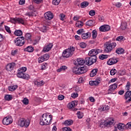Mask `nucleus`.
<instances>
[{"mask_svg": "<svg viewBox=\"0 0 131 131\" xmlns=\"http://www.w3.org/2000/svg\"><path fill=\"white\" fill-rule=\"evenodd\" d=\"M42 57L44 58V60L45 61H47V60H49V58H50V55L48 54H46Z\"/></svg>", "mask_w": 131, "mask_h": 131, "instance_id": "3c124183", "label": "nucleus"}, {"mask_svg": "<svg viewBox=\"0 0 131 131\" xmlns=\"http://www.w3.org/2000/svg\"><path fill=\"white\" fill-rule=\"evenodd\" d=\"M44 61H46V60H45L43 56H41L39 57L38 59V63H42V62H43Z\"/></svg>", "mask_w": 131, "mask_h": 131, "instance_id": "49530a36", "label": "nucleus"}, {"mask_svg": "<svg viewBox=\"0 0 131 131\" xmlns=\"http://www.w3.org/2000/svg\"><path fill=\"white\" fill-rule=\"evenodd\" d=\"M83 64H85V59L83 60L82 58L77 59V62L76 63V65L82 66Z\"/></svg>", "mask_w": 131, "mask_h": 131, "instance_id": "6ab92c4d", "label": "nucleus"}, {"mask_svg": "<svg viewBox=\"0 0 131 131\" xmlns=\"http://www.w3.org/2000/svg\"><path fill=\"white\" fill-rule=\"evenodd\" d=\"M116 72H117V71L115 69L111 70L110 71L111 75H115Z\"/></svg>", "mask_w": 131, "mask_h": 131, "instance_id": "de8ad7c7", "label": "nucleus"}, {"mask_svg": "<svg viewBox=\"0 0 131 131\" xmlns=\"http://www.w3.org/2000/svg\"><path fill=\"white\" fill-rule=\"evenodd\" d=\"M24 51L25 52H28L29 53H32V52L34 51V49L33 48V47L30 46L25 48Z\"/></svg>", "mask_w": 131, "mask_h": 131, "instance_id": "4be33fe9", "label": "nucleus"}, {"mask_svg": "<svg viewBox=\"0 0 131 131\" xmlns=\"http://www.w3.org/2000/svg\"><path fill=\"white\" fill-rule=\"evenodd\" d=\"M24 39H25V38L23 36L16 38V39L14 40L15 46H17V47H22V46L25 43Z\"/></svg>", "mask_w": 131, "mask_h": 131, "instance_id": "423d86ee", "label": "nucleus"}, {"mask_svg": "<svg viewBox=\"0 0 131 131\" xmlns=\"http://www.w3.org/2000/svg\"><path fill=\"white\" fill-rule=\"evenodd\" d=\"M53 43H50L46 46L43 49V51H44L45 53H47V52H49L52 50V48H53Z\"/></svg>", "mask_w": 131, "mask_h": 131, "instance_id": "f3484780", "label": "nucleus"}, {"mask_svg": "<svg viewBox=\"0 0 131 131\" xmlns=\"http://www.w3.org/2000/svg\"><path fill=\"white\" fill-rule=\"evenodd\" d=\"M61 0H53L52 4L53 5H54V6H58Z\"/></svg>", "mask_w": 131, "mask_h": 131, "instance_id": "37998d69", "label": "nucleus"}, {"mask_svg": "<svg viewBox=\"0 0 131 131\" xmlns=\"http://www.w3.org/2000/svg\"><path fill=\"white\" fill-rule=\"evenodd\" d=\"M98 35V33H97V30H94L92 31V37L93 38H97V36Z\"/></svg>", "mask_w": 131, "mask_h": 131, "instance_id": "4c0bfd02", "label": "nucleus"}, {"mask_svg": "<svg viewBox=\"0 0 131 131\" xmlns=\"http://www.w3.org/2000/svg\"><path fill=\"white\" fill-rule=\"evenodd\" d=\"M77 116L78 118H79V119L82 118V117H83V113L78 111Z\"/></svg>", "mask_w": 131, "mask_h": 131, "instance_id": "a19ab883", "label": "nucleus"}, {"mask_svg": "<svg viewBox=\"0 0 131 131\" xmlns=\"http://www.w3.org/2000/svg\"><path fill=\"white\" fill-rule=\"evenodd\" d=\"M64 125H72L73 124V121L71 119L67 120L64 122Z\"/></svg>", "mask_w": 131, "mask_h": 131, "instance_id": "bb28decb", "label": "nucleus"}, {"mask_svg": "<svg viewBox=\"0 0 131 131\" xmlns=\"http://www.w3.org/2000/svg\"><path fill=\"white\" fill-rule=\"evenodd\" d=\"M111 28L109 25H104L103 26H101L99 28V31L101 32H106L107 31H109L110 30Z\"/></svg>", "mask_w": 131, "mask_h": 131, "instance_id": "9b49d317", "label": "nucleus"}, {"mask_svg": "<svg viewBox=\"0 0 131 131\" xmlns=\"http://www.w3.org/2000/svg\"><path fill=\"white\" fill-rule=\"evenodd\" d=\"M60 20H61V21H64V20H65V14L62 13V14H60Z\"/></svg>", "mask_w": 131, "mask_h": 131, "instance_id": "052dcab7", "label": "nucleus"}, {"mask_svg": "<svg viewBox=\"0 0 131 131\" xmlns=\"http://www.w3.org/2000/svg\"><path fill=\"white\" fill-rule=\"evenodd\" d=\"M97 73H98V69H93L90 73V77H94V76H96V75H97Z\"/></svg>", "mask_w": 131, "mask_h": 131, "instance_id": "b1692460", "label": "nucleus"}, {"mask_svg": "<svg viewBox=\"0 0 131 131\" xmlns=\"http://www.w3.org/2000/svg\"><path fill=\"white\" fill-rule=\"evenodd\" d=\"M125 127L127 129H131V122H129L127 123L125 125Z\"/></svg>", "mask_w": 131, "mask_h": 131, "instance_id": "5fc2aeb1", "label": "nucleus"}, {"mask_svg": "<svg viewBox=\"0 0 131 131\" xmlns=\"http://www.w3.org/2000/svg\"><path fill=\"white\" fill-rule=\"evenodd\" d=\"M23 103L24 104V105H28L29 103V100H28V99L25 98L23 100Z\"/></svg>", "mask_w": 131, "mask_h": 131, "instance_id": "a18cd8bd", "label": "nucleus"}, {"mask_svg": "<svg viewBox=\"0 0 131 131\" xmlns=\"http://www.w3.org/2000/svg\"><path fill=\"white\" fill-rule=\"evenodd\" d=\"M27 70V68L26 67H23L20 69L19 71H21V72H25Z\"/></svg>", "mask_w": 131, "mask_h": 131, "instance_id": "69168bd1", "label": "nucleus"}, {"mask_svg": "<svg viewBox=\"0 0 131 131\" xmlns=\"http://www.w3.org/2000/svg\"><path fill=\"white\" fill-rule=\"evenodd\" d=\"M99 53H101V50L99 49H92L89 52V56H90V57H97L96 55H98Z\"/></svg>", "mask_w": 131, "mask_h": 131, "instance_id": "6e6552de", "label": "nucleus"}, {"mask_svg": "<svg viewBox=\"0 0 131 131\" xmlns=\"http://www.w3.org/2000/svg\"><path fill=\"white\" fill-rule=\"evenodd\" d=\"M89 69L85 66L83 67H80L79 68L74 67L73 69V72L75 73V74H78L79 75L80 74H83V73H85Z\"/></svg>", "mask_w": 131, "mask_h": 131, "instance_id": "7ed1b4c3", "label": "nucleus"}, {"mask_svg": "<svg viewBox=\"0 0 131 131\" xmlns=\"http://www.w3.org/2000/svg\"><path fill=\"white\" fill-rule=\"evenodd\" d=\"M18 88L17 85H13V86H10L8 87V90L10 92H13V91H15L16 89Z\"/></svg>", "mask_w": 131, "mask_h": 131, "instance_id": "2f4dec72", "label": "nucleus"}, {"mask_svg": "<svg viewBox=\"0 0 131 131\" xmlns=\"http://www.w3.org/2000/svg\"><path fill=\"white\" fill-rule=\"evenodd\" d=\"M53 119V116L49 113L43 114L40 119V125H49Z\"/></svg>", "mask_w": 131, "mask_h": 131, "instance_id": "f257e3e1", "label": "nucleus"}, {"mask_svg": "<svg viewBox=\"0 0 131 131\" xmlns=\"http://www.w3.org/2000/svg\"><path fill=\"white\" fill-rule=\"evenodd\" d=\"M75 51V47L71 46L68 49L63 51L62 56L63 58H70V57H72L73 54H74Z\"/></svg>", "mask_w": 131, "mask_h": 131, "instance_id": "f03ea898", "label": "nucleus"}, {"mask_svg": "<svg viewBox=\"0 0 131 131\" xmlns=\"http://www.w3.org/2000/svg\"><path fill=\"white\" fill-rule=\"evenodd\" d=\"M17 76L19 78H23V79H26L27 80H28L30 78L29 75L23 73L22 71H19L17 74Z\"/></svg>", "mask_w": 131, "mask_h": 131, "instance_id": "0eeeda50", "label": "nucleus"}, {"mask_svg": "<svg viewBox=\"0 0 131 131\" xmlns=\"http://www.w3.org/2000/svg\"><path fill=\"white\" fill-rule=\"evenodd\" d=\"M117 45L115 42H106L105 43V49L104 52L105 53H110L113 49L116 47Z\"/></svg>", "mask_w": 131, "mask_h": 131, "instance_id": "20e7f679", "label": "nucleus"}, {"mask_svg": "<svg viewBox=\"0 0 131 131\" xmlns=\"http://www.w3.org/2000/svg\"><path fill=\"white\" fill-rule=\"evenodd\" d=\"M123 39H124V37L122 36H120L116 38V40H118V41H121L123 40Z\"/></svg>", "mask_w": 131, "mask_h": 131, "instance_id": "8fccbe9b", "label": "nucleus"}, {"mask_svg": "<svg viewBox=\"0 0 131 131\" xmlns=\"http://www.w3.org/2000/svg\"><path fill=\"white\" fill-rule=\"evenodd\" d=\"M64 96L63 95H59L58 96V99L59 101H62V100H64Z\"/></svg>", "mask_w": 131, "mask_h": 131, "instance_id": "680f3d73", "label": "nucleus"}, {"mask_svg": "<svg viewBox=\"0 0 131 131\" xmlns=\"http://www.w3.org/2000/svg\"><path fill=\"white\" fill-rule=\"evenodd\" d=\"M34 84H35V85H37V86H41V85H43V84H45V82L42 81L39 82L37 81H35Z\"/></svg>", "mask_w": 131, "mask_h": 131, "instance_id": "c756f323", "label": "nucleus"}, {"mask_svg": "<svg viewBox=\"0 0 131 131\" xmlns=\"http://www.w3.org/2000/svg\"><path fill=\"white\" fill-rule=\"evenodd\" d=\"M25 38L28 41H29V42H30V43L32 42V40L31 39V34L30 33H27L25 35Z\"/></svg>", "mask_w": 131, "mask_h": 131, "instance_id": "5701e85b", "label": "nucleus"}, {"mask_svg": "<svg viewBox=\"0 0 131 131\" xmlns=\"http://www.w3.org/2000/svg\"><path fill=\"white\" fill-rule=\"evenodd\" d=\"M47 65L48 63H42L41 66V70H46V69H47Z\"/></svg>", "mask_w": 131, "mask_h": 131, "instance_id": "c03bdc74", "label": "nucleus"}, {"mask_svg": "<svg viewBox=\"0 0 131 131\" xmlns=\"http://www.w3.org/2000/svg\"><path fill=\"white\" fill-rule=\"evenodd\" d=\"M117 127H118V129H119L120 130H122V129H123L124 128V124L120 123L118 124Z\"/></svg>", "mask_w": 131, "mask_h": 131, "instance_id": "79ce46f5", "label": "nucleus"}, {"mask_svg": "<svg viewBox=\"0 0 131 131\" xmlns=\"http://www.w3.org/2000/svg\"><path fill=\"white\" fill-rule=\"evenodd\" d=\"M14 34L16 35V36H21V35L23 34V32H22V31L18 30L14 32Z\"/></svg>", "mask_w": 131, "mask_h": 131, "instance_id": "473e14b6", "label": "nucleus"}, {"mask_svg": "<svg viewBox=\"0 0 131 131\" xmlns=\"http://www.w3.org/2000/svg\"><path fill=\"white\" fill-rule=\"evenodd\" d=\"M77 105V103L76 102V101H74L71 102H70L68 105V107L69 108V109H71L73 108V107H75Z\"/></svg>", "mask_w": 131, "mask_h": 131, "instance_id": "412c9836", "label": "nucleus"}, {"mask_svg": "<svg viewBox=\"0 0 131 131\" xmlns=\"http://www.w3.org/2000/svg\"><path fill=\"white\" fill-rule=\"evenodd\" d=\"M86 26H89L91 27V26H95V21L93 20H89L85 23Z\"/></svg>", "mask_w": 131, "mask_h": 131, "instance_id": "393cba45", "label": "nucleus"}, {"mask_svg": "<svg viewBox=\"0 0 131 131\" xmlns=\"http://www.w3.org/2000/svg\"><path fill=\"white\" fill-rule=\"evenodd\" d=\"M10 21L11 22V23H13L14 24H15V23H17V18H13L10 19Z\"/></svg>", "mask_w": 131, "mask_h": 131, "instance_id": "e2e57ef3", "label": "nucleus"}, {"mask_svg": "<svg viewBox=\"0 0 131 131\" xmlns=\"http://www.w3.org/2000/svg\"><path fill=\"white\" fill-rule=\"evenodd\" d=\"M89 15H90V16H95V15H96V11L94 10H91L89 12Z\"/></svg>", "mask_w": 131, "mask_h": 131, "instance_id": "864d4df0", "label": "nucleus"}, {"mask_svg": "<svg viewBox=\"0 0 131 131\" xmlns=\"http://www.w3.org/2000/svg\"><path fill=\"white\" fill-rule=\"evenodd\" d=\"M17 22L19 23V24H22L24 25V19L21 18H17Z\"/></svg>", "mask_w": 131, "mask_h": 131, "instance_id": "ea45409f", "label": "nucleus"}, {"mask_svg": "<svg viewBox=\"0 0 131 131\" xmlns=\"http://www.w3.org/2000/svg\"><path fill=\"white\" fill-rule=\"evenodd\" d=\"M92 36V34L90 32H88L86 33H82L81 34V37L82 39H87V38H89V37H91Z\"/></svg>", "mask_w": 131, "mask_h": 131, "instance_id": "aec40b11", "label": "nucleus"}, {"mask_svg": "<svg viewBox=\"0 0 131 131\" xmlns=\"http://www.w3.org/2000/svg\"><path fill=\"white\" fill-rule=\"evenodd\" d=\"M119 75L120 76H123V75H125V71H119Z\"/></svg>", "mask_w": 131, "mask_h": 131, "instance_id": "bf43d9fd", "label": "nucleus"}, {"mask_svg": "<svg viewBox=\"0 0 131 131\" xmlns=\"http://www.w3.org/2000/svg\"><path fill=\"white\" fill-rule=\"evenodd\" d=\"M101 80H102V79L100 77H98L96 78L95 81H89V84L91 86L93 85H98V84H100V82H101Z\"/></svg>", "mask_w": 131, "mask_h": 131, "instance_id": "9d476101", "label": "nucleus"}, {"mask_svg": "<svg viewBox=\"0 0 131 131\" xmlns=\"http://www.w3.org/2000/svg\"><path fill=\"white\" fill-rule=\"evenodd\" d=\"M67 66H61L59 69L57 70V72H61V71H65L67 70Z\"/></svg>", "mask_w": 131, "mask_h": 131, "instance_id": "cd10ccee", "label": "nucleus"}, {"mask_svg": "<svg viewBox=\"0 0 131 131\" xmlns=\"http://www.w3.org/2000/svg\"><path fill=\"white\" fill-rule=\"evenodd\" d=\"M89 2H83L81 3L80 4V7L81 8H86L88 6H89Z\"/></svg>", "mask_w": 131, "mask_h": 131, "instance_id": "7c9ffc66", "label": "nucleus"}, {"mask_svg": "<svg viewBox=\"0 0 131 131\" xmlns=\"http://www.w3.org/2000/svg\"><path fill=\"white\" fill-rule=\"evenodd\" d=\"M126 27H127V24H126V22H122L120 26L121 29H122V30H125V29H126Z\"/></svg>", "mask_w": 131, "mask_h": 131, "instance_id": "a878e982", "label": "nucleus"}, {"mask_svg": "<svg viewBox=\"0 0 131 131\" xmlns=\"http://www.w3.org/2000/svg\"><path fill=\"white\" fill-rule=\"evenodd\" d=\"M125 100H126V103H129L131 101V91H128L125 94Z\"/></svg>", "mask_w": 131, "mask_h": 131, "instance_id": "ddd939ff", "label": "nucleus"}, {"mask_svg": "<svg viewBox=\"0 0 131 131\" xmlns=\"http://www.w3.org/2000/svg\"><path fill=\"white\" fill-rule=\"evenodd\" d=\"M62 131H72V129L69 127H65L62 128Z\"/></svg>", "mask_w": 131, "mask_h": 131, "instance_id": "13d9d810", "label": "nucleus"}, {"mask_svg": "<svg viewBox=\"0 0 131 131\" xmlns=\"http://www.w3.org/2000/svg\"><path fill=\"white\" fill-rule=\"evenodd\" d=\"M117 62H118V60L115 57H113L107 61V65H114V64H116Z\"/></svg>", "mask_w": 131, "mask_h": 131, "instance_id": "a211bd4d", "label": "nucleus"}, {"mask_svg": "<svg viewBox=\"0 0 131 131\" xmlns=\"http://www.w3.org/2000/svg\"><path fill=\"white\" fill-rule=\"evenodd\" d=\"M71 97H72V98H73V99H75V98H77V97H78V94L73 93L72 94Z\"/></svg>", "mask_w": 131, "mask_h": 131, "instance_id": "6e6d98bb", "label": "nucleus"}, {"mask_svg": "<svg viewBox=\"0 0 131 131\" xmlns=\"http://www.w3.org/2000/svg\"><path fill=\"white\" fill-rule=\"evenodd\" d=\"M45 18L46 19V20H48L50 21V20H52L53 18H54V14L51 12L50 11H48L45 13L44 14Z\"/></svg>", "mask_w": 131, "mask_h": 131, "instance_id": "f8f14e48", "label": "nucleus"}, {"mask_svg": "<svg viewBox=\"0 0 131 131\" xmlns=\"http://www.w3.org/2000/svg\"><path fill=\"white\" fill-rule=\"evenodd\" d=\"M80 48H82V49H84V48L86 47V43L84 42H81L80 43Z\"/></svg>", "mask_w": 131, "mask_h": 131, "instance_id": "603ef678", "label": "nucleus"}, {"mask_svg": "<svg viewBox=\"0 0 131 131\" xmlns=\"http://www.w3.org/2000/svg\"><path fill=\"white\" fill-rule=\"evenodd\" d=\"M116 53L117 54H124V49H122V48H118L116 50Z\"/></svg>", "mask_w": 131, "mask_h": 131, "instance_id": "c85d7f7f", "label": "nucleus"}, {"mask_svg": "<svg viewBox=\"0 0 131 131\" xmlns=\"http://www.w3.org/2000/svg\"><path fill=\"white\" fill-rule=\"evenodd\" d=\"M117 89V84L114 83L110 86V89L108 90V94H113L115 90Z\"/></svg>", "mask_w": 131, "mask_h": 131, "instance_id": "4468645a", "label": "nucleus"}, {"mask_svg": "<svg viewBox=\"0 0 131 131\" xmlns=\"http://www.w3.org/2000/svg\"><path fill=\"white\" fill-rule=\"evenodd\" d=\"M76 27H78L79 28H80L83 26V23L81 21H78L76 24Z\"/></svg>", "mask_w": 131, "mask_h": 131, "instance_id": "72a5a7b5", "label": "nucleus"}, {"mask_svg": "<svg viewBox=\"0 0 131 131\" xmlns=\"http://www.w3.org/2000/svg\"><path fill=\"white\" fill-rule=\"evenodd\" d=\"M33 1L34 3H35V4H41V3H42V0H33Z\"/></svg>", "mask_w": 131, "mask_h": 131, "instance_id": "338daca9", "label": "nucleus"}, {"mask_svg": "<svg viewBox=\"0 0 131 131\" xmlns=\"http://www.w3.org/2000/svg\"><path fill=\"white\" fill-rule=\"evenodd\" d=\"M24 126L26 127H28L29 126V124H30V122L29 120H25L24 119Z\"/></svg>", "mask_w": 131, "mask_h": 131, "instance_id": "c9c22d12", "label": "nucleus"}, {"mask_svg": "<svg viewBox=\"0 0 131 131\" xmlns=\"http://www.w3.org/2000/svg\"><path fill=\"white\" fill-rule=\"evenodd\" d=\"M99 58L100 60H105V59H107V58H108V55L102 54L100 55Z\"/></svg>", "mask_w": 131, "mask_h": 131, "instance_id": "58836bf2", "label": "nucleus"}, {"mask_svg": "<svg viewBox=\"0 0 131 131\" xmlns=\"http://www.w3.org/2000/svg\"><path fill=\"white\" fill-rule=\"evenodd\" d=\"M26 16H28L29 17H32V12H27L25 14Z\"/></svg>", "mask_w": 131, "mask_h": 131, "instance_id": "774afa93", "label": "nucleus"}, {"mask_svg": "<svg viewBox=\"0 0 131 131\" xmlns=\"http://www.w3.org/2000/svg\"><path fill=\"white\" fill-rule=\"evenodd\" d=\"M24 119H21V120H20L19 121H18V125L19 126H21V127H24V125H25V124H24Z\"/></svg>", "mask_w": 131, "mask_h": 131, "instance_id": "e433bc0d", "label": "nucleus"}, {"mask_svg": "<svg viewBox=\"0 0 131 131\" xmlns=\"http://www.w3.org/2000/svg\"><path fill=\"white\" fill-rule=\"evenodd\" d=\"M18 53V49H16L15 50H12L11 52V55L12 56H15Z\"/></svg>", "mask_w": 131, "mask_h": 131, "instance_id": "4d7b16f0", "label": "nucleus"}, {"mask_svg": "<svg viewBox=\"0 0 131 131\" xmlns=\"http://www.w3.org/2000/svg\"><path fill=\"white\" fill-rule=\"evenodd\" d=\"M15 66H16V63H15V62L8 63L6 66V70H7V71H12L15 68Z\"/></svg>", "mask_w": 131, "mask_h": 131, "instance_id": "2eb2a0df", "label": "nucleus"}, {"mask_svg": "<svg viewBox=\"0 0 131 131\" xmlns=\"http://www.w3.org/2000/svg\"><path fill=\"white\" fill-rule=\"evenodd\" d=\"M114 119H112L105 122L103 125H104V127H105V126L106 127H110L111 125H114Z\"/></svg>", "mask_w": 131, "mask_h": 131, "instance_id": "dca6fc26", "label": "nucleus"}, {"mask_svg": "<svg viewBox=\"0 0 131 131\" xmlns=\"http://www.w3.org/2000/svg\"><path fill=\"white\" fill-rule=\"evenodd\" d=\"M5 99L6 101H11L13 99V97H12V95H6L5 96Z\"/></svg>", "mask_w": 131, "mask_h": 131, "instance_id": "f704fd0d", "label": "nucleus"}, {"mask_svg": "<svg viewBox=\"0 0 131 131\" xmlns=\"http://www.w3.org/2000/svg\"><path fill=\"white\" fill-rule=\"evenodd\" d=\"M97 60H98L97 56H91L90 57H86L85 58V64L88 66H91V65H93V64L96 63V62H97Z\"/></svg>", "mask_w": 131, "mask_h": 131, "instance_id": "39448f33", "label": "nucleus"}, {"mask_svg": "<svg viewBox=\"0 0 131 131\" xmlns=\"http://www.w3.org/2000/svg\"><path fill=\"white\" fill-rule=\"evenodd\" d=\"M130 89V82H127L126 85V91H129Z\"/></svg>", "mask_w": 131, "mask_h": 131, "instance_id": "09e8293b", "label": "nucleus"}, {"mask_svg": "<svg viewBox=\"0 0 131 131\" xmlns=\"http://www.w3.org/2000/svg\"><path fill=\"white\" fill-rule=\"evenodd\" d=\"M2 122L5 125H9L13 123V119L11 117H6L4 118Z\"/></svg>", "mask_w": 131, "mask_h": 131, "instance_id": "1a4fd4ad", "label": "nucleus"}, {"mask_svg": "<svg viewBox=\"0 0 131 131\" xmlns=\"http://www.w3.org/2000/svg\"><path fill=\"white\" fill-rule=\"evenodd\" d=\"M5 28L8 33H11V30L10 29V27H8L7 26H5Z\"/></svg>", "mask_w": 131, "mask_h": 131, "instance_id": "0e129e2a", "label": "nucleus"}]
</instances>
